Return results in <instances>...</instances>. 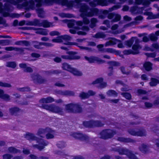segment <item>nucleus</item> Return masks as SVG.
I'll list each match as a JSON object with an SVG mask.
<instances>
[{
    "label": "nucleus",
    "mask_w": 159,
    "mask_h": 159,
    "mask_svg": "<svg viewBox=\"0 0 159 159\" xmlns=\"http://www.w3.org/2000/svg\"><path fill=\"white\" fill-rule=\"evenodd\" d=\"M84 58L88 61L89 63H92L97 62L99 63H103L105 62V61L103 60L100 58L95 56H92L90 57L87 56H85Z\"/></svg>",
    "instance_id": "obj_16"
},
{
    "label": "nucleus",
    "mask_w": 159,
    "mask_h": 159,
    "mask_svg": "<svg viewBox=\"0 0 159 159\" xmlns=\"http://www.w3.org/2000/svg\"><path fill=\"white\" fill-rule=\"evenodd\" d=\"M116 131L109 129L102 130L99 134L100 137L104 139H111L116 134Z\"/></svg>",
    "instance_id": "obj_8"
},
{
    "label": "nucleus",
    "mask_w": 159,
    "mask_h": 159,
    "mask_svg": "<svg viewBox=\"0 0 159 159\" xmlns=\"http://www.w3.org/2000/svg\"><path fill=\"white\" fill-rule=\"evenodd\" d=\"M80 11L82 13L81 16L83 18V21L85 25L89 23V20L86 17H91L96 15L98 12V10L96 8L90 9L89 7L85 3L81 4Z\"/></svg>",
    "instance_id": "obj_2"
},
{
    "label": "nucleus",
    "mask_w": 159,
    "mask_h": 159,
    "mask_svg": "<svg viewBox=\"0 0 159 159\" xmlns=\"http://www.w3.org/2000/svg\"><path fill=\"white\" fill-rule=\"evenodd\" d=\"M85 1L88 2L91 0H84ZM114 0H93V1L90 2L89 5L92 7H95L97 5H100L102 6H107L110 3H115Z\"/></svg>",
    "instance_id": "obj_9"
},
{
    "label": "nucleus",
    "mask_w": 159,
    "mask_h": 159,
    "mask_svg": "<svg viewBox=\"0 0 159 159\" xmlns=\"http://www.w3.org/2000/svg\"><path fill=\"white\" fill-rule=\"evenodd\" d=\"M109 41L106 42L105 46V47H108L116 44L118 42L120 41L119 40L114 38H110Z\"/></svg>",
    "instance_id": "obj_31"
},
{
    "label": "nucleus",
    "mask_w": 159,
    "mask_h": 159,
    "mask_svg": "<svg viewBox=\"0 0 159 159\" xmlns=\"http://www.w3.org/2000/svg\"><path fill=\"white\" fill-rule=\"evenodd\" d=\"M71 135L76 139H80L87 143H90L92 141V139L85 134L79 133H74L71 134Z\"/></svg>",
    "instance_id": "obj_12"
},
{
    "label": "nucleus",
    "mask_w": 159,
    "mask_h": 159,
    "mask_svg": "<svg viewBox=\"0 0 159 159\" xmlns=\"http://www.w3.org/2000/svg\"><path fill=\"white\" fill-rule=\"evenodd\" d=\"M16 63L14 61H9L7 62L6 63V66L7 67H11L13 68H15L16 66Z\"/></svg>",
    "instance_id": "obj_53"
},
{
    "label": "nucleus",
    "mask_w": 159,
    "mask_h": 159,
    "mask_svg": "<svg viewBox=\"0 0 159 159\" xmlns=\"http://www.w3.org/2000/svg\"><path fill=\"white\" fill-rule=\"evenodd\" d=\"M80 49L83 50H85L88 51L89 52H92L94 51V49L91 48L84 47L81 46H79Z\"/></svg>",
    "instance_id": "obj_58"
},
{
    "label": "nucleus",
    "mask_w": 159,
    "mask_h": 159,
    "mask_svg": "<svg viewBox=\"0 0 159 159\" xmlns=\"http://www.w3.org/2000/svg\"><path fill=\"white\" fill-rule=\"evenodd\" d=\"M70 72L74 75L77 76H81L82 75V73L75 68H72Z\"/></svg>",
    "instance_id": "obj_39"
},
{
    "label": "nucleus",
    "mask_w": 159,
    "mask_h": 159,
    "mask_svg": "<svg viewBox=\"0 0 159 159\" xmlns=\"http://www.w3.org/2000/svg\"><path fill=\"white\" fill-rule=\"evenodd\" d=\"M3 159H11L13 157V156L9 154H6L3 155Z\"/></svg>",
    "instance_id": "obj_63"
},
{
    "label": "nucleus",
    "mask_w": 159,
    "mask_h": 159,
    "mask_svg": "<svg viewBox=\"0 0 159 159\" xmlns=\"http://www.w3.org/2000/svg\"><path fill=\"white\" fill-rule=\"evenodd\" d=\"M136 39H138L136 37H133L130 40L126 41L125 44L129 47H130L133 44L134 42L135 41Z\"/></svg>",
    "instance_id": "obj_45"
},
{
    "label": "nucleus",
    "mask_w": 159,
    "mask_h": 159,
    "mask_svg": "<svg viewBox=\"0 0 159 159\" xmlns=\"http://www.w3.org/2000/svg\"><path fill=\"white\" fill-rule=\"evenodd\" d=\"M32 25L39 27H41L42 25L41 24V21L37 19L34 20L32 21Z\"/></svg>",
    "instance_id": "obj_56"
},
{
    "label": "nucleus",
    "mask_w": 159,
    "mask_h": 159,
    "mask_svg": "<svg viewBox=\"0 0 159 159\" xmlns=\"http://www.w3.org/2000/svg\"><path fill=\"white\" fill-rule=\"evenodd\" d=\"M128 132L131 135L134 136L143 137L147 135L146 130L143 129L136 130L134 129H130L128 130Z\"/></svg>",
    "instance_id": "obj_13"
},
{
    "label": "nucleus",
    "mask_w": 159,
    "mask_h": 159,
    "mask_svg": "<svg viewBox=\"0 0 159 159\" xmlns=\"http://www.w3.org/2000/svg\"><path fill=\"white\" fill-rule=\"evenodd\" d=\"M55 93L57 95L66 96H73L75 95V93L73 91L68 90L64 91L59 90L56 91Z\"/></svg>",
    "instance_id": "obj_18"
},
{
    "label": "nucleus",
    "mask_w": 159,
    "mask_h": 159,
    "mask_svg": "<svg viewBox=\"0 0 159 159\" xmlns=\"http://www.w3.org/2000/svg\"><path fill=\"white\" fill-rule=\"evenodd\" d=\"M99 51L105 52H107L114 53L116 55H119L120 53V51H116L112 48H109L106 49L103 48L102 49H100Z\"/></svg>",
    "instance_id": "obj_24"
},
{
    "label": "nucleus",
    "mask_w": 159,
    "mask_h": 159,
    "mask_svg": "<svg viewBox=\"0 0 159 159\" xmlns=\"http://www.w3.org/2000/svg\"><path fill=\"white\" fill-rule=\"evenodd\" d=\"M53 24V22H49L47 20L41 21V24L42 25L41 26H43L44 28L52 27L54 26Z\"/></svg>",
    "instance_id": "obj_34"
},
{
    "label": "nucleus",
    "mask_w": 159,
    "mask_h": 159,
    "mask_svg": "<svg viewBox=\"0 0 159 159\" xmlns=\"http://www.w3.org/2000/svg\"><path fill=\"white\" fill-rule=\"evenodd\" d=\"M136 4L140 5L142 4L143 5L148 6L150 4V0H135Z\"/></svg>",
    "instance_id": "obj_36"
},
{
    "label": "nucleus",
    "mask_w": 159,
    "mask_h": 159,
    "mask_svg": "<svg viewBox=\"0 0 159 159\" xmlns=\"http://www.w3.org/2000/svg\"><path fill=\"white\" fill-rule=\"evenodd\" d=\"M9 0H4L5 1H6L7 2L5 4L3 8H2V4L0 2V13L5 17L10 16L13 17L18 18L20 15L18 14L13 13L10 16L9 12L12 11V7L10 4L11 3L9 2Z\"/></svg>",
    "instance_id": "obj_3"
},
{
    "label": "nucleus",
    "mask_w": 159,
    "mask_h": 159,
    "mask_svg": "<svg viewBox=\"0 0 159 159\" xmlns=\"http://www.w3.org/2000/svg\"><path fill=\"white\" fill-rule=\"evenodd\" d=\"M90 24L89 26L91 28H93L96 26V24L98 22L97 19L95 18H93L91 19Z\"/></svg>",
    "instance_id": "obj_43"
},
{
    "label": "nucleus",
    "mask_w": 159,
    "mask_h": 159,
    "mask_svg": "<svg viewBox=\"0 0 159 159\" xmlns=\"http://www.w3.org/2000/svg\"><path fill=\"white\" fill-rule=\"evenodd\" d=\"M106 36V35L103 32H99L96 33L93 37L96 38L103 39L105 38Z\"/></svg>",
    "instance_id": "obj_46"
},
{
    "label": "nucleus",
    "mask_w": 159,
    "mask_h": 159,
    "mask_svg": "<svg viewBox=\"0 0 159 159\" xmlns=\"http://www.w3.org/2000/svg\"><path fill=\"white\" fill-rule=\"evenodd\" d=\"M36 141L38 144L33 145V146L34 148H37L39 151H41L49 143L47 140L38 137Z\"/></svg>",
    "instance_id": "obj_11"
},
{
    "label": "nucleus",
    "mask_w": 159,
    "mask_h": 159,
    "mask_svg": "<svg viewBox=\"0 0 159 159\" xmlns=\"http://www.w3.org/2000/svg\"><path fill=\"white\" fill-rule=\"evenodd\" d=\"M145 8V7L140 8L136 6H134L131 7L130 10L132 12L134 13H138L139 14H142L143 13V11L144 10Z\"/></svg>",
    "instance_id": "obj_27"
},
{
    "label": "nucleus",
    "mask_w": 159,
    "mask_h": 159,
    "mask_svg": "<svg viewBox=\"0 0 159 159\" xmlns=\"http://www.w3.org/2000/svg\"><path fill=\"white\" fill-rule=\"evenodd\" d=\"M42 45H43V42H39L37 41L34 42L33 46L36 49H41L42 48Z\"/></svg>",
    "instance_id": "obj_48"
},
{
    "label": "nucleus",
    "mask_w": 159,
    "mask_h": 159,
    "mask_svg": "<svg viewBox=\"0 0 159 159\" xmlns=\"http://www.w3.org/2000/svg\"><path fill=\"white\" fill-rule=\"evenodd\" d=\"M62 40H64L66 41V42L64 43V44L70 45L72 44L71 43L69 42V41H70L71 39V37L70 36L67 35H61L60 36Z\"/></svg>",
    "instance_id": "obj_26"
},
{
    "label": "nucleus",
    "mask_w": 159,
    "mask_h": 159,
    "mask_svg": "<svg viewBox=\"0 0 159 159\" xmlns=\"http://www.w3.org/2000/svg\"><path fill=\"white\" fill-rule=\"evenodd\" d=\"M11 2L14 4H17L25 1L24 5L25 6H29L30 8L32 9H34L35 8V2L36 3L35 6L37 7L42 6L43 3V0H11Z\"/></svg>",
    "instance_id": "obj_5"
},
{
    "label": "nucleus",
    "mask_w": 159,
    "mask_h": 159,
    "mask_svg": "<svg viewBox=\"0 0 159 159\" xmlns=\"http://www.w3.org/2000/svg\"><path fill=\"white\" fill-rule=\"evenodd\" d=\"M117 140L119 141L125 143H135V140L129 138L119 137L117 139Z\"/></svg>",
    "instance_id": "obj_37"
},
{
    "label": "nucleus",
    "mask_w": 159,
    "mask_h": 159,
    "mask_svg": "<svg viewBox=\"0 0 159 159\" xmlns=\"http://www.w3.org/2000/svg\"><path fill=\"white\" fill-rule=\"evenodd\" d=\"M139 148L142 153H146L149 151L150 146L147 144L142 143L139 146Z\"/></svg>",
    "instance_id": "obj_22"
},
{
    "label": "nucleus",
    "mask_w": 159,
    "mask_h": 159,
    "mask_svg": "<svg viewBox=\"0 0 159 159\" xmlns=\"http://www.w3.org/2000/svg\"><path fill=\"white\" fill-rule=\"evenodd\" d=\"M108 18L110 19H113L111 20L112 22H116L120 20L121 16L120 15L113 13H111L108 14Z\"/></svg>",
    "instance_id": "obj_21"
},
{
    "label": "nucleus",
    "mask_w": 159,
    "mask_h": 159,
    "mask_svg": "<svg viewBox=\"0 0 159 159\" xmlns=\"http://www.w3.org/2000/svg\"><path fill=\"white\" fill-rule=\"evenodd\" d=\"M31 77L34 82L35 84H39L45 83L47 80L40 75L37 74L36 75L32 74L31 75Z\"/></svg>",
    "instance_id": "obj_14"
},
{
    "label": "nucleus",
    "mask_w": 159,
    "mask_h": 159,
    "mask_svg": "<svg viewBox=\"0 0 159 159\" xmlns=\"http://www.w3.org/2000/svg\"><path fill=\"white\" fill-rule=\"evenodd\" d=\"M0 86L7 88H10L11 87V85L7 83H3L2 82H0Z\"/></svg>",
    "instance_id": "obj_60"
},
{
    "label": "nucleus",
    "mask_w": 159,
    "mask_h": 159,
    "mask_svg": "<svg viewBox=\"0 0 159 159\" xmlns=\"http://www.w3.org/2000/svg\"><path fill=\"white\" fill-rule=\"evenodd\" d=\"M152 64L150 62H147L143 64V67L146 70L149 71L152 69Z\"/></svg>",
    "instance_id": "obj_41"
},
{
    "label": "nucleus",
    "mask_w": 159,
    "mask_h": 159,
    "mask_svg": "<svg viewBox=\"0 0 159 159\" xmlns=\"http://www.w3.org/2000/svg\"><path fill=\"white\" fill-rule=\"evenodd\" d=\"M158 84H159V80L156 79L152 78L151 79V81L149 83L151 86H156Z\"/></svg>",
    "instance_id": "obj_47"
},
{
    "label": "nucleus",
    "mask_w": 159,
    "mask_h": 159,
    "mask_svg": "<svg viewBox=\"0 0 159 159\" xmlns=\"http://www.w3.org/2000/svg\"><path fill=\"white\" fill-rule=\"evenodd\" d=\"M57 146L59 148H63L66 147V144L65 142L62 141H60L58 142L57 144Z\"/></svg>",
    "instance_id": "obj_50"
},
{
    "label": "nucleus",
    "mask_w": 159,
    "mask_h": 159,
    "mask_svg": "<svg viewBox=\"0 0 159 159\" xmlns=\"http://www.w3.org/2000/svg\"><path fill=\"white\" fill-rule=\"evenodd\" d=\"M144 14L148 16V18L149 19L159 18V13L156 15H153L152 13L149 12H146Z\"/></svg>",
    "instance_id": "obj_35"
},
{
    "label": "nucleus",
    "mask_w": 159,
    "mask_h": 159,
    "mask_svg": "<svg viewBox=\"0 0 159 159\" xmlns=\"http://www.w3.org/2000/svg\"><path fill=\"white\" fill-rule=\"evenodd\" d=\"M74 103H71L66 105L65 110L69 112L73 113Z\"/></svg>",
    "instance_id": "obj_40"
},
{
    "label": "nucleus",
    "mask_w": 159,
    "mask_h": 159,
    "mask_svg": "<svg viewBox=\"0 0 159 159\" xmlns=\"http://www.w3.org/2000/svg\"><path fill=\"white\" fill-rule=\"evenodd\" d=\"M149 38L152 41H156L158 39V38L155 34L153 33L150 34L148 36Z\"/></svg>",
    "instance_id": "obj_54"
},
{
    "label": "nucleus",
    "mask_w": 159,
    "mask_h": 159,
    "mask_svg": "<svg viewBox=\"0 0 159 159\" xmlns=\"http://www.w3.org/2000/svg\"><path fill=\"white\" fill-rule=\"evenodd\" d=\"M11 41L8 39L0 40V45L2 46H7L10 44Z\"/></svg>",
    "instance_id": "obj_51"
},
{
    "label": "nucleus",
    "mask_w": 159,
    "mask_h": 159,
    "mask_svg": "<svg viewBox=\"0 0 159 159\" xmlns=\"http://www.w3.org/2000/svg\"><path fill=\"white\" fill-rule=\"evenodd\" d=\"M84 126L86 127L91 128L93 127V120L90 121H84L83 122Z\"/></svg>",
    "instance_id": "obj_49"
},
{
    "label": "nucleus",
    "mask_w": 159,
    "mask_h": 159,
    "mask_svg": "<svg viewBox=\"0 0 159 159\" xmlns=\"http://www.w3.org/2000/svg\"><path fill=\"white\" fill-rule=\"evenodd\" d=\"M0 98L8 101L10 100V96L7 94H5L4 91L0 89Z\"/></svg>",
    "instance_id": "obj_33"
},
{
    "label": "nucleus",
    "mask_w": 159,
    "mask_h": 159,
    "mask_svg": "<svg viewBox=\"0 0 159 159\" xmlns=\"http://www.w3.org/2000/svg\"><path fill=\"white\" fill-rule=\"evenodd\" d=\"M48 74L51 75L52 74H59L61 72V70H52L48 72Z\"/></svg>",
    "instance_id": "obj_62"
},
{
    "label": "nucleus",
    "mask_w": 159,
    "mask_h": 159,
    "mask_svg": "<svg viewBox=\"0 0 159 159\" xmlns=\"http://www.w3.org/2000/svg\"><path fill=\"white\" fill-rule=\"evenodd\" d=\"M41 107L50 112L58 114L61 116L63 115L65 113L64 110L63 108L54 104L49 105L42 104Z\"/></svg>",
    "instance_id": "obj_4"
},
{
    "label": "nucleus",
    "mask_w": 159,
    "mask_h": 159,
    "mask_svg": "<svg viewBox=\"0 0 159 159\" xmlns=\"http://www.w3.org/2000/svg\"><path fill=\"white\" fill-rule=\"evenodd\" d=\"M24 136L25 139L30 141L36 140L38 138L34 134L28 132L26 133Z\"/></svg>",
    "instance_id": "obj_25"
},
{
    "label": "nucleus",
    "mask_w": 159,
    "mask_h": 159,
    "mask_svg": "<svg viewBox=\"0 0 159 159\" xmlns=\"http://www.w3.org/2000/svg\"><path fill=\"white\" fill-rule=\"evenodd\" d=\"M47 129V127L45 129L39 128L38 129L36 134L41 138H44L43 135H45L46 134Z\"/></svg>",
    "instance_id": "obj_32"
},
{
    "label": "nucleus",
    "mask_w": 159,
    "mask_h": 159,
    "mask_svg": "<svg viewBox=\"0 0 159 159\" xmlns=\"http://www.w3.org/2000/svg\"><path fill=\"white\" fill-rule=\"evenodd\" d=\"M113 150L118 152L120 155H125L130 159H138V158L132 151L127 149L114 148Z\"/></svg>",
    "instance_id": "obj_7"
},
{
    "label": "nucleus",
    "mask_w": 159,
    "mask_h": 159,
    "mask_svg": "<svg viewBox=\"0 0 159 159\" xmlns=\"http://www.w3.org/2000/svg\"><path fill=\"white\" fill-rule=\"evenodd\" d=\"M48 31L46 29L38 28V30L36 31V33L43 35H47L48 34Z\"/></svg>",
    "instance_id": "obj_38"
},
{
    "label": "nucleus",
    "mask_w": 159,
    "mask_h": 159,
    "mask_svg": "<svg viewBox=\"0 0 159 159\" xmlns=\"http://www.w3.org/2000/svg\"><path fill=\"white\" fill-rule=\"evenodd\" d=\"M121 94L126 99L130 100L131 99V96L130 93H121Z\"/></svg>",
    "instance_id": "obj_55"
},
{
    "label": "nucleus",
    "mask_w": 159,
    "mask_h": 159,
    "mask_svg": "<svg viewBox=\"0 0 159 159\" xmlns=\"http://www.w3.org/2000/svg\"><path fill=\"white\" fill-rule=\"evenodd\" d=\"M16 89L20 92H28L30 90V88L28 87H25L22 88H17Z\"/></svg>",
    "instance_id": "obj_52"
},
{
    "label": "nucleus",
    "mask_w": 159,
    "mask_h": 159,
    "mask_svg": "<svg viewBox=\"0 0 159 159\" xmlns=\"http://www.w3.org/2000/svg\"><path fill=\"white\" fill-rule=\"evenodd\" d=\"M67 26L69 28H73L76 30L81 29L84 31L88 32L89 30V28L88 26H84L80 28L78 26H82L83 22L82 21H75L74 20H68Z\"/></svg>",
    "instance_id": "obj_6"
},
{
    "label": "nucleus",
    "mask_w": 159,
    "mask_h": 159,
    "mask_svg": "<svg viewBox=\"0 0 159 159\" xmlns=\"http://www.w3.org/2000/svg\"><path fill=\"white\" fill-rule=\"evenodd\" d=\"M55 102V99L51 97H48L46 98H43L39 100L41 103H47Z\"/></svg>",
    "instance_id": "obj_28"
},
{
    "label": "nucleus",
    "mask_w": 159,
    "mask_h": 159,
    "mask_svg": "<svg viewBox=\"0 0 159 159\" xmlns=\"http://www.w3.org/2000/svg\"><path fill=\"white\" fill-rule=\"evenodd\" d=\"M141 42L139 39H136L135 41V43L133 45L132 48L134 51L131 50H125L124 51L123 53L125 55H129L131 54L134 55L138 54L139 53L138 49L141 48L139 43Z\"/></svg>",
    "instance_id": "obj_10"
},
{
    "label": "nucleus",
    "mask_w": 159,
    "mask_h": 159,
    "mask_svg": "<svg viewBox=\"0 0 159 159\" xmlns=\"http://www.w3.org/2000/svg\"><path fill=\"white\" fill-rule=\"evenodd\" d=\"M62 68L63 69L70 72L72 68L70 65L66 63H64L62 64Z\"/></svg>",
    "instance_id": "obj_42"
},
{
    "label": "nucleus",
    "mask_w": 159,
    "mask_h": 159,
    "mask_svg": "<svg viewBox=\"0 0 159 159\" xmlns=\"http://www.w3.org/2000/svg\"><path fill=\"white\" fill-rule=\"evenodd\" d=\"M106 122V120L104 118H102L100 121L93 120V127L102 126Z\"/></svg>",
    "instance_id": "obj_23"
},
{
    "label": "nucleus",
    "mask_w": 159,
    "mask_h": 159,
    "mask_svg": "<svg viewBox=\"0 0 159 159\" xmlns=\"http://www.w3.org/2000/svg\"><path fill=\"white\" fill-rule=\"evenodd\" d=\"M88 94L87 93L82 92L80 94V97L82 99H85L88 98Z\"/></svg>",
    "instance_id": "obj_61"
},
{
    "label": "nucleus",
    "mask_w": 159,
    "mask_h": 159,
    "mask_svg": "<svg viewBox=\"0 0 159 159\" xmlns=\"http://www.w3.org/2000/svg\"><path fill=\"white\" fill-rule=\"evenodd\" d=\"M110 66H120V63L115 61H110L108 62Z\"/></svg>",
    "instance_id": "obj_59"
},
{
    "label": "nucleus",
    "mask_w": 159,
    "mask_h": 159,
    "mask_svg": "<svg viewBox=\"0 0 159 159\" xmlns=\"http://www.w3.org/2000/svg\"><path fill=\"white\" fill-rule=\"evenodd\" d=\"M19 66L20 68L24 69L23 70L25 72L31 73L33 71L32 69L30 67L27 66L25 63L19 64Z\"/></svg>",
    "instance_id": "obj_30"
},
{
    "label": "nucleus",
    "mask_w": 159,
    "mask_h": 159,
    "mask_svg": "<svg viewBox=\"0 0 159 159\" xmlns=\"http://www.w3.org/2000/svg\"><path fill=\"white\" fill-rule=\"evenodd\" d=\"M107 95L109 96H117V93L115 91L112 90H110L107 93Z\"/></svg>",
    "instance_id": "obj_57"
},
{
    "label": "nucleus",
    "mask_w": 159,
    "mask_h": 159,
    "mask_svg": "<svg viewBox=\"0 0 159 159\" xmlns=\"http://www.w3.org/2000/svg\"><path fill=\"white\" fill-rule=\"evenodd\" d=\"M44 3L46 5H50L53 4L54 3H56L58 4L62 5V6H66L68 7H73L74 5V2L71 1H69L68 0H43V5ZM36 3L35 2V5H36ZM23 5L25 7H26L29 8H30L33 10L35 9L37 12L38 14V16L40 17L43 18L45 14V11L43 10V9L42 8H40L43 5L37 7L35 6V8L34 9H32L30 8L29 6H25L24 5V2L23 3Z\"/></svg>",
    "instance_id": "obj_1"
},
{
    "label": "nucleus",
    "mask_w": 159,
    "mask_h": 159,
    "mask_svg": "<svg viewBox=\"0 0 159 159\" xmlns=\"http://www.w3.org/2000/svg\"><path fill=\"white\" fill-rule=\"evenodd\" d=\"M46 134L45 136L47 139H52L54 138L55 131L47 127V129Z\"/></svg>",
    "instance_id": "obj_20"
},
{
    "label": "nucleus",
    "mask_w": 159,
    "mask_h": 159,
    "mask_svg": "<svg viewBox=\"0 0 159 159\" xmlns=\"http://www.w3.org/2000/svg\"><path fill=\"white\" fill-rule=\"evenodd\" d=\"M8 150L10 153L13 154L16 153L20 152V150L16 149L13 147H11L8 148Z\"/></svg>",
    "instance_id": "obj_44"
},
{
    "label": "nucleus",
    "mask_w": 159,
    "mask_h": 159,
    "mask_svg": "<svg viewBox=\"0 0 159 159\" xmlns=\"http://www.w3.org/2000/svg\"><path fill=\"white\" fill-rule=\"evenodd\" d=\"M103 79L102 78H100L97 79L93 81L92 84H97V87L99 89H102L105 87L107 85V83L103 82Z\"/></svg>",
    "instance_id": "obj_17"
},
{
    "label": "nucleus",
    "mask_w": 159,
    "mask_h": 159,
    "mask_svg": "<svg viewBox=\"0 0 159 159\" xmlns=\"http://www.w3.org/2000/svg\"><path fill=\"white\" fill-rule=\"evenodd\" d=\"M56 154L58 155H60L64 157H65L67 156V154H66L63 151H57L56 152Z\"/></svg>",
    "instance_id": "obj_64"
},
{
    "label": "nucleus",
    "mask_w": 159,
    "mask_h": 159,
    "mask_svg": "<svg viewBox=\"0 0 159 159\" xmlns=\"http://www.w3.org/2000/svg\"><path fill=\"white\" fill-rule=\"evenodd\" d=\"M67 53L68 54L62 55L61 57L63 59L70 60L79 59L80 58V56L75 55L77 53L75 52L69 51L67 52Z\"/></svg>",
    "instance_id": "obj_15"
},
{
    "label": "nucleus",
    "mask_w": 159,
    "mask_h": 159,
    "mask_svg": "<svg viewBox=\"0 0 159 159\" xmlns=\"http://www.w3.org/2000/svg\"><path fill=\"white\" fill-rule=\"evenodd\" d=\"M73 113H81L82 111V109L81 106L78 103H74L73 107Z\"/></svg>",
    "instance_id": "obj_29"
},
{
    "label": "nucleus",
    "mask_w": 159,
    "mask_h": 159,
    "mask_svg": "<svg viewBox=\"0 0 159 159\" xmlns=\"http://www.w3.org/2000/svg\"><path fill=\"white\" fill-rule=\"evenodd\" d=\"M21 111V109L17 106L11 107L9 109V113L11 116H17L18 114Z\"/></svg>",
    "instance_id": "obj_19"
}]
</instances>
